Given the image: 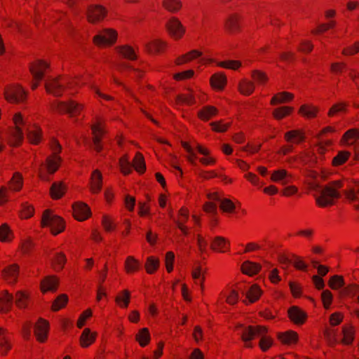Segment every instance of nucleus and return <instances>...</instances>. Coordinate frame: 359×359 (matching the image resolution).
<instances>
[{
  "label": "nucleus",
  "instance_id": "obj_57",
  "mask_svg": "<svg viewBox=\"0 0 359 359\" xmlns=\"http://www.w3.org/2000/svg\"><path fill=\"white\" fill-rule=\"evenodd\" d=\"M252 77L258 84H262L267 81L266 75L259 70L252 71Z\"/></svg>",
  "mask_w": 359,
  "mask_h": 359
},
{
  "label": "nucleus",
  "instance_id": "obj_43",
  "mask_svg": "<svg viewBox=\"0 0 359 359\" xmlns=\"http://www.w3.org/2000/svg\"><path fill=\"white\" fill-rule=\"evenodd\" d=\"M51 260L55 269L59 270L63 268L66 262L65 255L61 252L54 253Z\"/></svg>",
  "mask_w": 359,
  "mask_h": 359
},
{
  "label": "nucleus",
  "instance_id": "obj_41",
  "mask_svg": "<svg viewBox=\"0 0 359 359\" xmlns=\"http://www.w3.org/2000/svg\"><path fill=\"white\" fill-rule=\"evenodd\" d=\"M132 167H134V168L140 173H142L144 172L146 169V165L144 157L142 154H136L135 157L133 160Z\"/></svg>",
  "mask_w": 359,
  "mask_h": 359
},
{
  "label": "nucleus",
  "instance_id": "obj_28",
  "mask_svg": "<svg viewBox=\"0 0 359 359\" xmlns=\"http://www.w3.org/2000/svg\"><path fill=\"white\" fill-rule=\"evenodd\" d=\"M118 53L124 58L134 60L137 58V55L133 48L129 46H122L116 48Z\"/></svg>",
  "mask_w": 359,
  "mask_h": 359
},
{
  "label": "nucleus",
  "instance_id": "obj_2",
  "mask_svg": "<svg viewBox=\"0 0 359 359\" xmlns=\"http://www.w3.org/2000/svg\"><path fill=\"white\" fill-rule=\"evenodd\" d=\"M209 202L204 205V210L215 216L217 213V205L224 212L230 213L236 208L233 203L228 198L221 197L217 193H212L208 195Z\"/></svg>",
  "mask_w": 359,
  "mask_h": 359
},
{
  "label": "nucleus",
  "instance_id": "obj_42",
  "mask_svg": "<svg viewBox=\"0 0 359 359\" xmlns=\"http://www.w3.org/2000/svg\"><path fill=\"white\" fill-rule=\"evenodd\" d=\"M201 56V52H199L198 50H191V52L188 53L187 54H185L180 57H178L176 60V63L177 65H182L184 62H187L191 60L194 58L199 57Z\"/></svg>",
  "mask_w": 359,
  "mask_h": 359
},
{
  "label": "nucleus",
  "instance_id": "obj_60",
  "mask_svg": "<svg viewBox=\"0 0 359 359\" xmlns=\"http://www.w3.org/2000/svg\"><path fill=\"white\" fill-rule=\"evenodd\" d=\"M192 277L195 280L196 284L200 283L202 286L204 276L202 275V269L200 266H197L192 271Z\"/></svg>",
  "mask_w": 359,
  "mask_h": 359
},
{
  "label": "nucleus",
  "instance_id": "obj_22",
  "mask_svg": "<svg viewBox=\"0 0 359 359\" xmlns=\"http://www.w3.org/2000/svg\"><path fill=\"white\" fill-rule=\"evenodd\" d=\"M229 243L222 236L215 237L210 244V248L220 252H224L229 249Z\"/></svg>",
  "mask_w": 359,
  "mask_h": 359
},
{
  "label": "nucleus",
  "instance_id": "obj_46",
  "mask_svg": "<svg viewBox=\"0 0 359 359\" xmlns=\"http://www.w3.org/2000/svg\"><path fill=\"white\" fill-rule=\"evenodd\" d=\"M11 346L8 343V337L6 334V331L0 327V348L1 353L5 354L9 350Z\"/></svg>",
  "mask_w": 359,
  "mask_h": 359
},
{
  "label": "nucleus",
  "instance_id": "obj_27",
  "mask_svg": "<svg viewBox=\"0 0 359 359\" xmlns=\"http://www.w3.org/2000/svg\"><path fill=\"white\" fill-rule=\"evenodd\" d=\"M241 269L243 273L253 276L259 272L261 266L257 263L246 261L243 264Z\"/></svg>",
  "mask_w": 359,
  "mask_h": 359
},
{
  "label": "nucleus",
  "instance_id": "obj_38",
  "mask_svg": "<svg viewBox=\"0 0 359 359\" xmlns=\"http://www.w3.org/2000/svg\"><path fill=\"white\" fill-rule=\"evenodd\" d=\"M162 4L163 7L171 13L177 12L182 6L180 0H163Z\"/></svg>",
  "mask_w": 359,
  "mask_h": 359
},
{
  "label": "nucleus",
  "instance_id": "obj_59",
  "mask_svg": "<svg viewBox=\"0 0 359 359\" xmlns=\"http://www.w3.org/2000/svg\"><path fill=\"white\" fill-rule=\"evenodd\" d=\"M165 46L166 43L165 42L156 40L151 43L148 48L150 51L158 53L160 52L164 47H165Z\"/></svg>",
  "mask_w": 359,
  "mask_h": 359
},
{
  "label": "nucleus",
  "instance_id": "obj_1",
  "mask_svg": "<svg viewBox=\"0 0 359 359\" xmlns=\"http://www.w3.org/2000/svg\"><path fill=\"white\" fill-rule=\"evenodd\" d=\"M310 188L315 191L316 203L319 206L325 207L334 204L335 198L340 197L338 189L342 187L341 181H333L328 185L322 187L316 181L309 182Z\"/></svg>",
  "mask_w": 359,
  "mask_h": 359
},
{
  "label": "nucleus",
  "instance_id": "obj_4",
  "mask_svg": "<svg viewBox=\"0 0 359 359\" xmlns=\"http://www.w3.org/2000/svg\"><path fill=\"white\" fill-rule=\"evenodd\" d=\"M41 223L43 226H48L54 235L60 233L65 229L62 219L49 210L44 211Z\"/></svg>",
  "mask_w": 359,
  "mask_h": 359
},
{
  "label": "nucleus",
  "instance_id": "obj_10",
  "mask_svg": "<svg viewBox=\"0 0 359 359\" xmlns=\"http://www.w3.org/2000/svg\"><path fill=\"white\" fill-rule=\"evenodd\" d=\"M4 95L7 101L18 103L25 100L26 93L20 86H11L5 90Z\"/></svg>",
  "mask_w": 359,
  "mask_h": 359
},
{
  "label": "nucleus",
  "instance_id": "obj_50",
  "mask_svg": "<svg viewBox=\"0 0 359 359\" xmlns=\"http://www.w3.org/2000/svg\"><path fill=\"white\" fill-rule=\"evenodd\" d=\"M126 269L127 272L137 271L140 267V263L133 257H128L126 260Z\"/></svg>",
  "mask_w": 359,
  "mask_h": 359
},
{
  "label": "nucleus",
  "instance_id": "obj_21",
  "mask_svg": "<svg viewBox=\"0 0 359 359\" xmlns=\"http://www.w3.org/2000/svg\"><path fill=\"white\" fill-rule=\"evenodd\" d=\"M292 176L285 170H274L271 175V180L276 182H280L285 185L291 182Z\"/></svg>",
  "mask_w": 359,
  "mask_h": 359
},
{
  "label": "nucleus",
  "instance_id": "obj_5",
  "mask_svg": "<svg viewBox=\"0 0 359 359\" xmlns=\"http://www.w3.org/2000/svg\"><path fill=\"white\" fill-rule=\"evenodd\" d=\"M13 121L15 128L10 133V139L8 143L12 146L19 145L23 140L24 134L23 131L20 127V125H27V122L25 121L20 114H16L13 117Z\"/></svg>",
  "mask_w": 359,
  "mask_h": 359
},
{
  "label": "nucleus",
  "instance_id": "obj_35",
  "mask_svg": "<svg viewBox=\"0 0 359 359\" xmlns=\"http://www.w3.org/2000/svg\"><path fill=\"white\" fill-rule=\"evenodd\" d=\"M298 335L294 331H287L279 335V339L284 344H292L297 341Z\"/></svg>",
  "mask_w": 359,
  "mask_h": 359
},
{
  "label": "nucleus",
  "instance_id": "obj_15",
  "mask_svg": "<svg viewBox=\"0 0 359 359\" xmlns=\"http://www.w3.org/2000/svg\"><path fill=\"white\" fill-rule=\"evenodd\" d=\"M72 208L74 216L79 221H83L90 215L89 207L82 202L75 203Z\"/></svg>",
  "mask_w": 359,
  "mask_h": 359
},
{
  "label": "nucleus",
  "instance_id": "obj_9",
  "mask_svg": "<svg viewBox=\"0 0 359 359\" xmlns=\"http://www.w3.org/2000/svg\"><path fill=\"white\" fill-rule=\"evenodd\" d=\"M165 27L169 34L175 39L182 37L185 33V27L176 18H170L165 24Z\"/></svg>",
  "mask_w": 359,
  "mask_h": 359
},
{
  "label": "nucleus",
  "instance_id": "obj_29",
  "mask_svg": "<svg viewBox=\"0 0 359 359\" xmlns=\"http://www.w3.org/2000/svg\"><path fill=\"white\" fill-rule=\"evenodd\" d=\"M135 339L141 346L144 347L147 345L151 339L149 330L146 327L140 330L139 332L135 336Z\"/></svg>",
  "mask_w": 359,
  "mask_h": 359
},
{
  "label": "nucleus",
  "instance_id": "obj_56",
  "mask_svg": "<svg viewBox=\"0 0 359 359\" xmlns=\"http://www.w3.org/2000/svg\"><path fill=\"white\" fill-rule=\"evenodd\" d=\"M341 295H355L359 292V285H350L346 287H344L340 291Z\"/></svg>",
  "mask_w": 359,
  "mask_h": 359
},
{
  "label": "nucleus",
  "instance_id": "obj_58",
  "mask_svg": "<svg viewBox=\"0 0 359 359\" xmlns=\"http://www.w3.org/2000/svg\"><path fill=\"white\" fill-rule=\"evenodd\" d=\"M11 231L7 224H4L0 226V241H8L11 239Z\"/></svg>",
  "mask_w": 359,
  "mask_h": 359
},
{
  "label": "nucleus",
  "instance_id": "obj_53",
  "mask_svg": "<svg viewBox=\"0 0 359 359\" xmlns=\"http://www.w3.org/2000/svg\"><path fill=\"white\" fill-rule=\"evenodd\" d=\"M299 112L307 118H313L316 115L317 109L313 106L302 105Z\"/></svg>",
  "mask_w": 359,
  "mask_h": 359
},
{
  "label": "nucleus",
  "instance_id": "obj_31",
  "mask_svg": "<svg viewBox=\"0 0 359 359\" xmlns=\"http://www.w3.org/2000/svg\"><path fill=\"white\" fill-rule=\"evenodd\" d=\"M226 82V78L225 75L221 73L215 74L211 78L212 86L219 90H221L224 88Z\"/></svg>",
  "mask_w": 359,
  "mask_h": 359
},
{
  "label": "nucleus",
  "instance_id": "obj_26",
  "mask_svg": "<svg viewBox=\"0 0 359 359\" xmlns=\"http://www.w3.org/2000/svg\"><path fill=\"white\" fill-rule=\"evenodd\" d=\"M66 191V186L62 182H56L53 183L50 187V195L53 198L57 199L61 198Z\"/></svg>",
  "mask_w": 359,
  "mask_h": 359
},
{
  "label": "nucleus",
  "instance_id": "obj_19",
  "mask_svg": "<svg viewBox=\"0 0 359 359\" xmlns=\"http://www.w3.org/2000/svg\"><path fill=\"white\" fill-rule=\"evenodd\" d=\"M288 315L290 320L296 324L304 323L306 318V313L295 306H293L289 309Z\"/></svg>",
  "mask_w": 359,
  "mask_h": 359
},
{
  "label": "nucleus",
  "instance_id": "obj_34",
  "mask_svg": "<svg viewBox=\"0 0 359 359\" xmlns=\"http://www.w3.org/2000/svg\"><path fill=\"white\" fill-rule=\"evenodd\" d=\"M292 98H293V95L292 93H290L287 92H282V93L275 95L272 97V99L271 100V104H276L284 103L289 100H292Z\"/></svg>",
  "mask_w": 359,
  "mask_h": 359
},
{
  "label": "nucleus",
  "instance_id": "obj_55",
  "mask_svg": "<svg viewBox=\"0 0 359 359\" xmlns=\"http://www.w3.org/2000/svg\"><path fill=\"white\" fill-rule=\"evenodd\" d=\"M130 300V292L128 290H124L122 295H118L116 297V302L121 306L127 307Z\"/></svg>",
  "mask_w": 359,
  "mask_h": 359
},
{
  "label": "nucleus",
  "instance_id": "obj_7",
  "mask_svg": "<svg viewBox=\"0 0 359 359\" xmlns=\"http://www.w3.org/2000/svg\"><path fill=\"white\" fill-rule=\"evenodd\" d=\"M51 108L53 110L65 112L74 116L79 114L82 109V106L72 100L68 102L56 101L51 104Z\"/></svg>",
  "mask_w": 359,
  "mask_h": 359
},
{
  "label": "nucleus",
  "instance_id": "obj_14",
  "mask_svg": "<svg viewBox=\"0 0 359 359\" xmlns=\"http://www.w3.org/2000/svg\"><path fill=\"white\" fill-rule=\"evenodd\" d=\"M182 147L189 154V155L187 156V160L192 165H196L195 158H196V155L194 151V147L198 150V151L200 154L204 156H208L210 154L209 151L207 149L202 147L198 143H195L194 146H190L187 142H182Z\"/></svg>",
  "mask_w": 359,
  "mask_h": 359
},
{
  "label": "nucleus",
  "instance_id": "obj_39",
  "mask_svg": "<svg viewBox=\"0 0 359 359\" xmlns=\"http://www.w3.org/2000/svg\"><path fill=\"white\" fill-rule=\"evenodd\" d=\"M343 339L341 343L345 345L351 344L354 339V330L352 327H342Z\"/></svg>",
  "mask_w": 359,
  "mask_h": 359
},
{
  "label": "nucleus",
  "instance_id": "obj_47",
  "mask_svg": "<svg viewBox=\"0 0 359 359\" xmlns=\"http://www.w3.org/2000/svg\"><path fill=\"white\" fill-rule=\"evenodd\" d=\"M159 266V260L154 257H149L145 264V267L148 273H154Z\"/></svg>",
  "mask_w": 359,
  "mask_h": 359
},
{
  "label": "nucleus",
  "instance_id": "obj_52",
  "mask_svg": "<svg viewBox=\"0 0 359 359\" xmlns=\"http://www.w3.org/2000/svg\"><path fill=\"white\" fill-rule=\"evenodd\" d=\"M292 107H283L276 109L273 112V115L276 119H281L285 116L288 115L292 111Z\"/></svg>",
  "mask_w": 359,
  "mask_h": 359
},
{
  "label": "nucleus",
  "instance_id": "obj_63",
  "mask_svg": "<svg viewBox=\"0 0 359 359\" xmlns=\"http://www.w3.org/2000/svg\"><path fill=\"white\" fill-rule=\"evenodd\" d=\"M322 299L325 308H328L332 300V294L329 290H324L322 294Z\"/></svg>",
  "mask_w": 359,
  "mask_h": 359
},
{
  "label": "nucleus",
  "instance_id": "obj_20",
  "mask_svg": "<svg viewBox=\"0 0 359 359\" xmlns=\"http://www.w3.org/2000/svg\"><path fill=\"white\" fill-rule=\"evenodd\" d=\"M13 302V296L4 290L0 296V311L8 312L11 310Z\"/></svg>",
  "mask_w": 359,
  "mask_h": 359
},
{
  "label": "nucleus",
  "instance_id": "obj_33",
  "mask_svg": "<svg viewBox=\"0 0 359 359\" xmlns=\"http://www.w3.org/2000/svg\"><path fill=\"white\" fill-rule=\"evenodd\" d=\"M95 339V334L92 333L88 328H86L81 336V344L83 347L91 344Z\"/></svg>",
  "mask_w": 359,
  "mask_h": 359
},
{
  "label": "nucleus",
  "instance_id": "obj_18",
  "mask_svg": "<svg viewBox=\"0 0 359 359\" xmlns=\"http://www.w3.org/2000/svg\"><path fill=\"white\" fill-rule=\"evenodd\" d=\"M48 329V322L42 318H40L34 327V333L39 341H45L47 337Z\"/></svg>",
  "mask_w": 359,
  "mask_h": 359
},
{
  "label": "nucleus",
  "instance_id": "obj_17",
  "mask_svg": "<svg viewBox=\"0 0 359 359\" xmlns=\"http://www.w3.org/2000/svg\"><path fill=\"white\" fill-rule=\"evenodd\" d=\"M93 137V147L97 151H100L102 149L100 143L101 137L104 133L103 128H102L100 123H97L91 126Z\"/></svg>",
  "mask_w": 359,
  "mask_h": 359
},
{
  "label": "nucleus",
  "instance_id": "obj_48",
  "mask_svg": "<svg viewBox=\"0 0 359 359\" xmlns=\"http://www.w3.org/2000/svg\"><path fill=\"white\" fill-rule=\"evenodd\" d=\"M11 189L14 191H19L22 186V177L19 172L14 173L13 178L9 182Z\"/></svg>",
  "mask_w": 359,
  "mask_h": 359
},
{
  "label": "nucleus",
  "instance_id": "obj_40",
  "mask_svg": "<svg viewBox=\"0 0 359 359\" xmlns=\"http://www.w3.org/2000/svg\"><path fill=\"white\" fill-rule=\"evenodd\" d=\"M285 137L287 142L299 143L304 140V136L299 130H290L285 133Z\"/></svg>",
  "mask_w": 359,
  "mask_h": 359
},
{
  "label": "nucleus",
  "instance_id": "obj_8",
  "mask_svg": "<svg viewBox=\"0 0 359 359\" xmlns=\"http://www.w3.org/2000/svg\"><path fill=\"white\" fill-rule=\"evenodd\" d=\"M50 147L53 150V155L47 158L46 165L48 172L53 174L57 170L61 161L60 157L57 155L61 150V146L57 140H53Z\"/></svg>",
  "mask_w": 359,
  "mask_h": 359
},
{
  "label": "nucleus",
  "instance_id": "obj_24",
  "mask_svg": "<svg viewBox=\"0 0 359 359\" xmlns=\"http://www.w3.org/2000/svg\"><path fill=\"white\" fill-rule=\"evenodd\" d=\"M102 177L97 170L93 171L90 179V189L93 193H98L102 188Z\"/></svg>",
  "mask_w": 359,
  "mask_h": 359
},
{
  "label": "nucleus",
  "instance_id": "obj_61",
  "mask_svg": "<svg viewBox=\"0 0 359 359\" xmlns=\"http://www.w3.org/2000/svg\"><path fill=\"white\" fill-rule=\"evenodd\" d=\"M348 156V152L341 151L333 158V163L335 165H341L347 160Z\"/></svg>",
  "mask_w": 359,
  "mask_h": 359
},
{
  "label": "nucleus",
  "instance_id": "obj_30",
  "mask_svg": "<svg viewBox=\"0 0 359 359\" xmlns=\"http://www.w3.org/2000/svg\"><path fill=\"white\" fill-rule=\"evenodd\" d=\"M238 86L240 92L245 95H250L255 90L254 83L247 79H243Z\"/></svg>",
  "mask_w": 359,
  "mask_h": 359
},
{
  "label": "nucleus",
  "instance_id": "obj_13",
  "mask_svg": "<svg viewBox=\"0 0 359 359\" xmlns=\"http://www.w3.org/2000/svg\"><path fill=\"white\" fill-rule=\"evenodd\" d=\"M107 13L105 8L99 5L90 6L88 8L86 15L88 20L91 23H95L104 18Z\"/></svg>",
  "mask_w": 359,
  "mask_h": 359
},
{
  "label": "nucleus",
  "instance_id": "obj_62",
  "mask_svg": "<svg viewBox=\"0 0 359 359\" xmlns=\"http://www.w3.org/2000/svg\"><path fill=\"white\" fill-rule=\"evenodd\" d=\"M219 66L231 69H236L241 66V62L235 60L222 62L218 64Z\"/></svg>",
  "mask_w": 359,
  "mask_h": 359
},
{
  "label": "nucleus",
  "instance_id": "obj_16",
  "mask_svg": "<svg viewBox=\"0 0 359 359\" xmlns=\"http://www.w3.org/2000/svg\"><path fill=\"white\" fill-rule=\"evenodd\" d=\"M48 67V64L43 60H39L30 65L29 69L34 79L39 81L44 76V71Z\"/></svg>",
  "mask_w": 359,
  "mask_h": 359
},
{
  "label": "nucleus",
  "instance_id": "obj_12",
  "mask_svg": "<svg viewBox=\"0 0 359 359\" xmlns=\"http://www.w3.org/2000/svg\"><path fill=\"white\" fill-rule=\"evenodd\" d=\"M241 294L245 297L243 302L246 304L255 302L262 294V290L257 285H252L248 289L238 288Z\"/></svg>",
  "mask_w": 359,
  "mask_h": 359
},
{
  "label": "nucleus",
  "instance_id": "obj_11",
  "mask_svg": "<svg viewBox=\"0 0 359 359\" xmlns=\"http://www.w3.org/2000/svg\"><path fill=\"white\" fill-rule=\"evenodd\" d=\"M116 32L110 29H106L102 32L95 35L93 38L94 43L97 46L111 45L116 41Z\"/></svg>",
  "mask_w": 359,
  "mask_h": 359
},
{
  "label": "nucleus",
  "instance_id": "obj_23",
  "mask_svg": "<svg viewBox=\"0 0 359 359\" xmlns=\"http://www.w3.org/2000/svg\"><path fill=\"white\" fill-rule=\"evenodd\" d=\"M18 271V266L16 264H13L4 269L2 271V274L7 281H8L10 283H14L17 280Z\"/></svg>",
  "mask_w": 359,
  "mask_h": 359
},
{
  "label": "nucleus",
  "instance_id": "obj_45",
  "mask_svg": "<svg viewBox=\"0 0 359 359\" xmlns=\"http://www.w3.org/2000/svg\"><path fill=\"white\" fill-rule=\"evenodd\" d=\"M217 112L215 107L212 106L205 107L198 114L199 117L203 120H208Z\"/></svg>",
  "mask_w": 359,
  "mask_h": 359
},
{
  "label": "nucleus",
  "instance_id": "obj_6",
  "mask_svg": "<svg viewBox=\"0 0 359 359\" xmlns=\"http://www.w3.org/2000/svg\"><path fill=\"white\" fill-rule=\"evenodd\" d=\"M70 86V83L67 80H60L59 78L49 77L45 83L46 91L57 97L61 96L64 89Z\"/></svg>",
  "mask_w": 359,
  "mask_h": 359
},
{
  "label": "nucleus",
  "instance_id": "obj_36",
  "mask_svg": "<svg viewBox=\"0 0 359 359\" xmlns=\"http://www.w3.org/2000/svg\"><path fill=\"white\" fill-rule=\"evenodd\" d=\"M344 194L347 199L354 203L355 208L359 210V185L357 187L356 190L351 189L344 191Z\"/></svg>",
  "mask_w": 359,
  "mask_h": 359
},
{
  "label": "nucleus",
  "instance_id": "obj_37",
  "mask_svg": "<svg viewBox=\"0 0 359 359\" xmlns=\"http://www.w3.org/2000/svg\"><path fill=\"white\" fill-rule=\"evenodd\" d=\"M27 136L30 142L33 144H38L41 140V130L35 127L34 129H31L29 127L26 129Z\"/></svg>",
  "mask_w": 359,
  "mask_h": 359
},
{
  "label": "nucleus",
  "instance_id": "obj_3",
  "mask_svg": "<svg viewBox=\"0 0 359 359\" xmlns=\"http://www.w3.org/2000/svg\"><path fill=\"white\" fill-rule=\"evenodd\" d=\"M267 330L265 327L263 326H248L243 328L242 332V339L245 342L246 347H251L252 345L249 341L252 340L255 337H260L261 340L259 342V346L261 348L265 351H266L271 345V340L265 336Z\"/></svg>",
  "mask_w": 359,
  "mask_h": 359
},
{
  "label": "nucleus",
  "instance_id": "obj_64",
  "mask_svg": "<svg viewBox=\"0 0 359 359\" xmlns=\"http://www.w3.org/2000/svg\"><path fill=\"white\" fill-rule=\"evenodd\" d=\"M34 214L33 208L28 204H23L21 216L24 218H29Z\"/></svg>",
  "mask_w": 359,
  "mask_h": 359
},
{
  "label": "nucleus",
  "instance_id": "obj_44",
  "mask_svg": "<svg viewBox=\"0 0 359 359\" xmlns=\"http://www.w3.org/2000/svg\"><path fill=\"white\" fill-rule=\"evenodd\" d=\"M29 300L28 295L22 291H18L15 294V304L20 309L26 308Z\"/></svg>",
  "mask_w": 359,
  "mask_h": 359
},
{
  "label": "nucleus",
  "instance_id": "obj_49",
  "mask_svg": "<svg viewBox=\"0 0 359 359\" xmlns=\"http://www.w3.org/2000/svg\"><path fill=\"white\" fill-rule=\"evenodd\" d=\"M344 280L342 276L337 275L333 276L330 278L329 281V286L333 290H337L344 287Z\"/></svg>",
  "mask_w": 359,
  "mask_h": 359
},
{
  "label": "nucleus",
  "instance_id": "obj_51",
  "mask_svg": "<svg viewBox=\"0 0 359 359\" xmlns=\"http://www.w3.org/2000/svg\"><path fill=\"white\" fill-rule=\"evenodd\" d=\"M68 301V297L66 294L59 295L55 302L53 303L52 309L53 311H58L65 306Z\"/></svg>",
  "mask_w": 359,
  "mask_h": 359
},
{
  "label": "nucleus",
  "instance_id": "obj_32",
  "mask_svg": "<svg viewBox=\"0 0 359 359\" xmlns=\"http://www.w3.org/2000/svg\"><path fill=\"white\" fill-rule=\"evenodd\" d=\"M225 27L226 29L233 33L238 30V18L236 15H231L226 20Z\"/></svg>",
  "mask_w": 359,
  "mask_h": 359
},
{
  "label": "nucleus",
  "instance_id": "obj_54",
  "mask_svg": "<svg viewBox=\"0 0 359 359\" xmlns=\"http://www.w3.org/2000/svg\"><path fill=\"white\" fill-rule=\"evenodd\" d=\"M119 163L121 171L123 174L128 175L131 172L132 164L126 156L122 157L120 159Z\"/></svg>",
  "mask_w": 359,
  "mask_h": 359
},
{
  "label": "nucleus",
  "instance_id": "obj_25",
  "mask_svg": "<svg viewBox=\"0 0 359 359\" xmlns=\"http://www.w3.org/2000/svg\"><path fill=\"white\" fill-rule=\"evenodd\" d=\"M58 280L54 276H48L41 281V290L43 292L47 291L54 292L57 289Z\"/></svg>",
  "mask_w": 359,
  "mask_h": 359
}]
</instances>
